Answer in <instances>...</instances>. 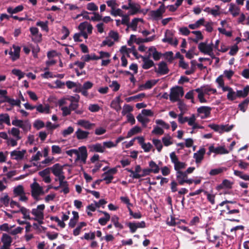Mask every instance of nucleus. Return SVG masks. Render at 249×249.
<instances>
[{"label":"nucleus","instance_id":"f257e3e1","mask_svg":"<svg viewBox=\"0 0 249 249\" xmlns=\"http://www.w3.org/2000/svg\"><path fill=\"white\" fill-rule=\"evenodd\" d=\"M217 84V87L221 89L223 92H227V98L229 101H232L236 99V92L231 87L225 85L223 76H218L215 80Z\"/></svg>","mask_w":249,"mask_h":249},{"label":"nucleus","instance_id":"f03ea898","mask_svg":"<svg viewBox=\"0 0 249 249\" xmlns=\"http://www.w3.org/2000/svg\"><path fill=\"white\" fill-rule=\"evenodd\" d=\"M195 91L198 93V99L201 103L207 102V100L204 98L205 95L209 96L212 93L215 94L216 92L215 89L212 88L208 85L196 89Z\"/></svg>","mask_w":249,"mask_h":249},{"label":"nucleus","instance_id":"7ed1b4c3","mask_svg":"<svg viewBox=\"0 0 249 249\" xmlns=\"http://www.w3.org/2000/svg\"><path fill=\"white\" fill-rule=\"evenodd\" d=\"M45 206L44 204H40L38 205L36 208L32 210L31 213L34 216L33 218L35 220L37 221L40 224L43 223L44 217V211Z\"/></svg>","mask_w":249,"mask_h":249},{"label":"nucleus","instance_id":"20e7f679","mask_svg":"<svg viewBox=\"0 0 249 249\" xmlns=\"http://www.w3.org/2000/svg\"><path fill=\"white\" fill-rule=\"evenodd\" d=\"M198 49L202 53L210 56L212 58H215V55L213 52V44L212 41L210 43L207 42L200 43L198 45Z\"/></svg>","mask_w":249,"mask_h":249},{"label":"nucleus","instance_id":"39448f33","mask_svg":"<svg viewBox=\"0 0 249 249\" xmlns=\"http://www.w3.org/2000/svg\"><path fill=\"white\" fill-rule=\"evenodd\" d=\"M31 193L33 197L36 200L39 199V196L43 195L45 192L43 187L40 186L36 180L30 185Z\"/></svg>","mask_w":249,"mask_h":249},{"label":"nucleus","instance_id":"423d86ee","mask_svg":"<svg viewBox=\"0 0 249 249\" xmlns=\"http://www.w3.org/2000/svg\"><path fill=\"white\" fill-rule=\"evenodd\" d=\"M183 94L184 91L182 88L178 86L173 87L170 89V100L172 102L178 101L183 96Z\"/></svg>","mask_w":249,"mask_h":249},{"label":"nucleus","instance_id":"0eeeda50","mask_svg":"<svg viewBox=\"0 0 249 249\" xmlns=\"http://www.w3.org/2000/svg\"><path fill=\"white\" fill-rule=\"evenodd\" d=\"M207 238L210 242L215 243V247L218 248L221 244L220 237L215 234V231L213 228H208L206 230Z\"/></svg>","mask_w":249,"mask_h":249},{"label":"nucleus","instance_id":"6e6552de","mask_svg":"<svg viewBox=\"0 0 249 249\" xmlns=\"http://www.w3.org/2000/svg\"><path fill=\"white\" fill-rule=\"evenodd\" d=\"M229 153V151L226 148L224 145L214 146V144H212L209 147L207 155H210L212 153H214L215 155H223Z\"/></svg>","mask_w":249,"mask_h":249},{"label":"nucleus","instance_id":"1a4fd4ad","mask_svg":"<svg viewBox=\"0 0 249 249\" xmlns=\"http://www.w3.org/2000/svg\"><path fill=\"white\" fill-rule=\"evenodd\" d=\"M12 125L18 127L24 131H28L31 129V124L28 121H23L18 119L16 117L12 121Z\"/></svg>","mask_w":249,"mask_h":249},{"label":"nucleus","instance_id":"9d476101","mask_svg":"<svg viewBox=\"0 0 249 249\" xmlns=\"http://www.w3.org/2000/svg\"><path fill=\"white\" fill-rule=\"evenodd\" d=\"M0 242H2V245L0 249H11L10 247L13 242L11 236L8 233H2L0 237Z\"/></svg>","mask_w":249,"mask_h":249},{"label":"nucleus","instance_id":"9b49d317","mask_svg":"<svg viewBox=\"0 0 249 249\" xmlns=\"http://www.w3.org/2000/svg\"><path fill=\"white\" fill-rule=\"evenodd\" d=\"M20 47L15 44H13L9 51L8 54L10 55V59L14 62L18 60L20 57Z\"/></svg>","mask_w":249,"mask_h":249},{"label":"nucleus","instance_id":"f8f14e48","mask_svg":"<svg viewBox=\"0 0 249 249\" xmlns=\"http://www.w3.org/2000/svg\"><path fill=\"white\" fill-rule=\"evenodd\" d=\"M165 11V6L163 4H162L158 9L151 11L150 12V16L154 20H159L162 18V15Z\"/></svg>","mask_w":249,"mask_h":249},{"label":"nucleus","instance_id":"ddd939ff","mask_svg":"<svg viewBox=\"0 0 249 249\" xmlns=\"http://www.w3.org/2000/svg\"><path fill=\"white\" fill-rule=\"evenodd\" d=\"M50 171L58 178L65 177L63 172V166L59 163L54 164L52 167L49 168Z\"/></svg>","mask_w":249,"mask_h":249},{"label":"nucleus","instance_id":"4468645a","mask_svg":"<svg viewBox=\"0 0 249 249\" xmlns=\"http://www.w3.org/2000/svg\"><path fill=\"white\" fill-rule=\"evenodd\" d=\"M87 150L85 146L80 147L77 150V154H76L75 160H80L83 163H85L86 161L87 158Z\"/></svg>","mask_w":249,"mask_h":249},{"label":"nucleus","instance_id":"2eb2a0df","mask_svg":"<svg viewBox=\"0 0 249 249\" xmlns=\"http://www.w3.org/2000/svg\"><path fill=\"white\" fill-rule=\"evenodd\" d=\"M155 72L160 75H165L168 73L169 69L167 64L163 61L160 62L158 64V68H155Z\"/></svg>","mask_w":249,"mask_h":249},{"label":"nucleus","instance_id":"dca6fc26","mask_svg":"<svg viewBox=\"0 0 249 249\" xmlns=\"http://www.w3.org/2000/svg\"><path fill=\"white\" fill-rule=\"evenodd\" d=\"M26 153L25 150H22L21 151L15 150L10 153V156L11 159L16 160H22Z\"/></svg>","mask_w":249,"mask_h":249},{"label":"nucleus","instance_id":"f3484780","mask_svg":"<svg viewBox=\"0 0 249 249\" xmlns=\"http://www.w3.org/2000/svg\"><path fill=\"white\" fill-rule=\"evenodd\" d=\"M50 169L47 168L42 171L39 172L38 175L42 178V180L46 183H49L52 179L50 178Z\"/></svg>","mask_w":249,"mask_h":249},{"label":"nucleus","instance_id":"a211bd4d","mask_svg":"<svg viewBox=\"0 0 249 249\" xmlns=\"http://www.w3.org/2000/svg\"><path fill=\"white\" fill-rule=\"evenodd\" d=\"M148 56H152L153 59L155 61L159 60L162 54L158 52L155 47H150L148 50Z\"/></svg>","mask_w":249,"mask_h":249},{"label":"nucleus","instance_id":"6ab92c4d","mask_svg":"<svg viewBox=\"0 0 249 249\" xmlns=\"http://www.w3.org/2000/svg\"><path fill=\"white\" fill-rule=\"evenodd\" d=\"M211 108L207 106H202L198 107L197 111L198 114H202L201 118L204 119L209 117L211 113Z\"/></svg>","mask_w":249,"mask_h":249},{"label":"nucleus","instance_id":"aec40b11","mask_svg":"<svg viewBox=\"0 0 249 249\" xmlns=\"http://www.w3.org/2000/svg\"><path fill=\"white\" fill-rule=\"evenodd\" d=\"M228 11L233 17H236L240 15L241 9L235 4L231 3L229 4Z\"/></svg>","mask_w":249,"mask_h":249},{"label":"nucleus","instance_id":"412c9836","mask_svg":"<svg viewBox=\"0 0 249 249\" xmlns=\"http://www.w3.org/2000/svg\"><path fill=\"white\" fill-rule=\"evenodd\" d=\"M30 31L34 37L32 40L35 42H39L41 40L42 35L39 33L38 29L36 27H32L30 28Z\"/></svg>","mask_w":249,"mask_h":249},{"label":"nucleus","instance_id":"4be33fe9","mask_svg":"<svg viewBox=\"0 0 249 249\" xmlns=\"http://www.w3.org/2000/svg\"><path fill=\"white\" fill-rule=\"evenodd\" d=\"M130 10L128 14L129 15H134L141 12V6L138 3H129Z\"/></svg>","mask_w":249,"mask_h":249},{"label":"nucleus","instance_id":"5701e85b","mask_svg":"<svg viewBox=\"0 0 249 249\" xmlns=\"http://www.w3.org/2000/svg\"><path fill=\"white\" fill-rule=\"evenodd\" d=\"M76 124L77 125L80 126L86 129H90L92 126L94 125V124H92L89 122V121L84 120V119H80L78 120Z\"/></svg>","mask_w":249,"mask_h":249},{"label":"nucleus","instance_id":"b1692460","mask_svg":"<svg viewBox=\"0 0 249 249\" xmlns=\"http://www.w3.org/2000/svg\"><path fill=\"white\" fill-rule=\"evenodd\" d=\"M205 151L204 148H201L197 152L194 153V158L195 159L196 163H199L202 161L203 159Z\"/></svg>","mask_w":249,"mask_h":249},{"label":"nucleus","instance_id":"393cba45","mask_svg":"<svg viewBox=\"0 0 249 249\" xmlns=\"http://www.w3.org/2000/svg\"><path fill=\"white\" fill-rule=\"evenodd\" d=\"M13 213H18L20 212L23 215V218L24 219H27L30 220L31 219V218L30 217V212L29 210L27 209V208L24 207H19V209H18L17 210L13 211Z\"/></svg>","mask_w":249,"mask_h":249},{"label":"nucleus","instance_id":"a878e982","mask_svg":"<svg viewBox=\"0 0 249 249\" xmlns=\"http://www.w3.org/2000/svg\"><path fill=\"white\" fill-rule=\"evenodd\" d=\"M89 134V132L83 130L81 128H78L75 133L76 138L79 140L87 139Z\"/></svg>","mask_w":249,"mask_h":249},{"label":"nucleus","instance_id":"bb28decb","mask_svg":"<svg viewBox=\"0 0 249 249\" xmlns=\"http://www.w3.org/2000/svg\"><path fill=\"white\" fill-rule=\"evenodd\" d=\"M153 60L149 59V57H142V68L144 70L150 69L154 66Z\"/></svg>","mask_w":249,"mask_h":249},{"label":"nucleus","instance_id":"cd10ccee","mask_svg":"<svg viewBox=\"0 0 249 249\" xmlns=\"http://www.w3.org/2000/svg\"><path fill=\"white\" fill-rule=\"evenodd\" d=\"M36 110L41 113L49 114L50 113V107L48 104L42 105L39 104L36 106Z\"/></svg>","mask_w":249,"mask_h":249},{"label":"nucleus","instance_id":"c85d7f7f","mask_svg":"<svg viewBox=\"0 0 249 249\" xmlns=\"http://www.w3.org/2000/svg\"><path fill=\"white\" fill-rule=\"evenodd\" d=\"M162 40L164 42H167L174 46H177L178 44V40L171 36H168L167 32H166L165 37Z\"/></svg>","mask_w":249,"mask_h":249},{"label":"nucleus","instance_id":"c756f323","mask_svg":"<svg viewBox=\"0 0 249 249\" xmlns=\"http://www.w3.org/2000/svg\"><path fill=\"white\" fill-rule=\"evenodd\" d=\"M187 177V175L184 172H178L176 173V178L179 185H182Z\"/></svg>","mask_w":249,"mask_h":249},{"label":"nucleus","instance_id":"7c9ffc66","mask_svg":"<svg viewBox=\"0 0 249 249\" xmlns=\"http://www.w3.org/2000/svg\"><path fill=\"white\" fill-rule=\"evenodd\" d=\"M4 123L8 126L11 125L10 116L7 113L0 114V125Z\"/></svg>","mask_w":249,"mask_h":249},{"label":"nucleus","instance_id":"2f4dec72","mask_svg":"<svg viewBox=\"0 0 249 249\" xmlns=\"http://www.w3.org/2000/svg\"><path fill=\"white\" fill-rule=\"evenodd\" d=\"M122 102L121 100L120 96L116 97L112 101L111 103V107L113 108H114L117 111L119 110L121 107L120 106V103Z\"/></svg>","mask_w":249,"mask_h":249},{"label":"nucleus","instance_id":"473e14b6","mask_svg":"<svg viewBox=\"0 0 249 249\" xmlns=\"http://www.w3.org/2000/svg\"><path fill=\"white\" fill-rule=\"evenodd\" d=\"M205 23V19L201 18L196 21L194 23L190 24L189 28L192 30H195L199 28L201 26L203 25Z\"/></svg>","mask_w":249,"mask_h":249},{"label":"nucleus","instance_id":"72a5a7b5","mask_svg":"<svg viewBox=\"0 0 249 249\" xmlns=\"http://www.w3.org/2000/svg\"><path fill=\"white\" fill-rule=\"evenodd\" d=\"M24 7L22 5H19L13 8L12 7H9L7 9V12L11 15L17 14L23 10Z\"/></svg>","mask_w":249,"mask_h":249},{"label":"nucleus","instance_id":"f704fd0d","mask_svg":"<svg viewBox=\"0 0 249 249\" xmlns=\"http://www.w3.org/2000/svg\"><path fill=\"white\" fill-rule=\"evenodd\" d=\"M149 169L151 173L157 174L160 170L159 166L154 161L151 160L148 163Z\"/></svg>","mask_w":249,"mask_h":249},{"label":"nucleus","instance_id":"c9c22d12","mask_svg":"<svg viewBox=\"0 0 249 249\" xmlns=\"http://www.w3.org/2000/svg\"><path fill=\"white\" fill-rule=\"evenodd\" d=\"M8 133L13 136V138L20 140L21 137L20 136V130L17 127H12L11 129H9Z\"/></svg>","mask_w":249,"mask_h":249},{"label":"nucleus","instance_id":"e433bc0d","mask_svg":"<svg viewBox=\"0 0 249 249\" xmlns=\"http://www.w3.org/2000/svg\"><path fill=\"white\" fill-rule=\"evenodd\" d=\"M101 213H103L105 216L104 217H101L99 219L98 222L99 223L102 225H105L107 222L110 220V216L109 213L105 211H100Z\"/></svg>","mask_w":249,"mask_h":249},{"label":"nucleus","instance_id":"4c0bfd02","mask_svg":"<svg viewBox=\"0 0 249 249\" xmlns=\"http://www.w3.org/2000/svg\"><path fill=\"white\" fill-rule=\"evenodd\" d=\"M145 95L143 93H142L133 96L129 97L126 98L125 100L126 102H131L132 101L137 102L139 101L140 100L143 98L145 97Z\"/></svg>","mask_w":249,"mask_h":249},{"label":"nucleus","instance_id":"58836bf2","mask_svg":"<svg viewBox=\"0 0 249 249\" xmlns=\"http://www.w3.org/2000/svg\"><path fill=\"white\" fill-rule=\"evenodd\" d=\"M42 156V154L40 151H37L36 154L32 156L30 161L34 166H37L38 165L37 161L40 160Z\"/></svg>","mask_w":249,"mask_h":249},{"label":"nucleus","instance_id":"ea45409f","mask_svg":"<svg viewBox=\"0 0 249 249\" xmlns=\"http://www.w3.org/2000/svg\"><path fill=\"white\" fill-rule=\"evenodd\" d=\"M249 92V86H246L242 90H238L236 92L237 97H245Z\"/></svg>","mask_w":249,"mask_h":249},{"label":"nucleus","instance_id":"a19ab883","mask_svg":"<svg viewBox=\"0 0 249 249\" xmlns=\"http://www.w3.org/2000/svg\"><path fill=\"white\" fill-rule=\"evenodd\" d=\"M54 53L53 52H49L47 53V57L48 58V60L46 62V65L48 67H50L54 65L56 63V60L52 58Z\"/></svg>","mask_w":249,"mask_h":249},{"label":"nucleus","instance_id":"79ce46f5","mask_svg":"<svg viewBox=\"0 0 249 249\" xmlns=\"http://www.w3.org/2000/svg\"><path fill=\"white\" fill-rule=\"evenodd\" d=\"M156 84V81L155 80H148L146 83L140 86V90H143L145 89H150L153 86Z\"/></svg>","mask_w":249,"mask_h":249},{"label":"nucleus","instance_id":"37998d69","mask_svg":"<svg viewBox=\"0 0 249 249\" xmlns=\"http://www.w3.org/2000/svg\"><path fill=\"white\" fill-rule=\"evenodd\" d=\"M91 149L92 151L99 152V153H103L105 151L104 146L101 143H96L91 146Z\"/></svg>","mask_w":249,"mask_h":249},{"label":"nucleus","instance_id":"c03bdc74","mask_svg":"<svg viewBox=\"0 0 249 249\" xmlns=\"http://www.w3.org/2000/svg\"><path fill=\"white\" fill-rule=\"evenodd\" d=\"M142 20L139 18H135L132 21L129 23L128 28L132 29L133 31H136L137 29V26L139 21H142Z\"/></svg>","mask_w":249,"mask_h":249},{"label":"nucleus","instance_id":"a18cd8bd","mask_svg":"<svg viewBox=\"0 0 249 249\" xmlns=\"http://www.w3.org/2000/svg\"><path fill=\"white\" fill-rule=\"evenodd\" d=\"M72 213L73 214V217L72 218L70 219L69 223V227L71 228H73L75 226L79 217L77 212L73 211L72 212Z\"/></svg>","mask_w":249,"mask_h":249},{"label":"nucleus","instance_id":"49530a36","mask_svg":"<svg viewBox=\"0 0 249 249\" xmlns=\"http://www.w3.org/2000/svg\"><path fill=\"white\" fill-rule=\"evenodd\" d=\"M142 129L140 127L138 126H135L134 127L132 128L127 133V135L126 138H129L132 136L136 134L141 132Z\"/></svg>","mask_w":249,"mask_h":249},{"label":"nucleus","instance_id":"de8ad7c7","mask_svg":"<svg viewBox=\"0 0 249 249\" xmlns=\"http://www.w3.org/2000/svg\"><path fill=\"white\" fill-rule=\"evenodd\" d=\"M174 165V169L176 171V173L178 172H182L181 170L184 169L186 167V164L185 162L178 161Z\"/></svg>","mask_w":249,"mask_h":249},{"label":"nucleus","instance_id":"09e8293b","mask_svg":"<svg viewBox=\"0 0 249 249\" xmlns=\"http://www.w3.org/2000/svg\"><path fill=\"white\" fill-rule=\"evenodd\" d=\"M162 142L165 146H168L173 144L172 138L169 135L163 137L162 138Z\"/></svg>","mask_w":249,"mask_h":249},{"label":"nucleus","instance_id":"8fccbe9b","mask_svg":"<svg viewBox=\"0 0 249 249\" xmlns=\"http://www.w3.org/2000/svg\"><path fill=\"white\" fill-rule=\"evenodd\" d=\"M196 35V38L193 39V42L197 43L199 40H201L203 38V36L200 31H194L191 32Z\"/></svg>","mask_w":249,"mask_h":249},{"label":"nucleus","instance_id":"3c124183","mask_svg":"<svg viewBox=\"0 0 249 249\" xmlns=\"http://www.w3.org/2000/svg\"><path fill=\"white\" fill-rule=\"evenodd\" d=\"M33 126L37 130H39L45 126V124L42 121L37 119L34 121Z\"/></svg>","mask_w":249,"mask_h":249},{"label":"nucleus","instance_id":"603ef678","mask_svg":"<svg viewBox=\"0 0 249 249\" xmlns=\"http://www.w3.org/2000/svg\"><path fill=\"white\" fill-rule=\"evenodd\" d=\"M102 177L103 178L102 180L106 181L107 184L110 183L114 178L113 176H112L107 172H105L103 174Z\"/></svg>","mask_w":249,"mask_h":249},{"label":"nucleus","instance_id":"864d4df0","mask_svg":"<svg viewBox=\"0 0 249 249\" xmlns=\"http://www.w3.org/2000/svg\"><path fill=\"white\" fill-rule=\"evenodd\" d=\"M111 222L113 223L116 228L122 229L123 226L119 222V217L116 215H113L111 217Z\"/></svg>","mask_w":249,"mask_h":249},{"label":"nucleus","instance_id":"5fc2aeb1","mask_svg":"<svg viewBox=\"0 0 249 249\" xmlns=\"http://www.w3.org/2000/svg\"><path fill=\"white\" fill-rule=\"evenodd\" d=\"M152 142L155 146L156 147L157 150L159 152H160L162 148V144L160 140L156 139H153Z\"/></svg>","mask_w":249,"mask_h":249},{"label":"nucleus","instance_id":"6e6d98bb","mask_svg":"<svg viewBox=\"0 0 249 249\" xmlns=\"http://www.w3.org/2000/svg\"><path fill=\"white\" fill-rule=\"evenodd\" d=\"M86 225V223L82 222H81L77 227L73 230V234L74 236L78 235L81 231V229Z\"/></svg>","mask_w":249,"mask_h":249},{"label":"nucleus","instance_id":"4d7b16f0","mask_svg":"<svg viewBox=\"0 0 249 249\" xmlns=\"http://www.w3.org/2000/svg\"><path fill=\"white\" fill-rule=\"evenodd\" d=\"M14 225L10 226L8 223H4L0 225V231H6L9 233L10 231V229L14 228Z\"/></svg>","mask_w":249,"mask_h":249},{"label":"nucleus","instance_id":"13d9d810","mask_svg":"<svg viewBox=\"0 0 249 249\" xmlns=\"http://www.w3.org/2000/svg\"><path fill=\"white\" fill-rule=\"evenodd\" d=\"M23 228L20 227H18L15 229H10L9 234L11 235H16L17 234L20 233L23 231Z\"/></svg>","mask_w":249,"mask_h":249},{"label":"nucleus","instance_id":"bf43d9fd","mask_svg":"<svg viewBox=\"0 0 249 249\" xmlns=\"http://www.w3.org/2000/svg\"><path fill=\"white\" fill-rule=\"evenodd\" d=\"M225 169H226L224 167H220L216 169H213L210 171L209 174L211 176L217 175L222 173L224 170H225Z\"/></svg>","mask_w":249,"mask_h":249},{"label":"nucleus","instance_id":"052dcab7","mask_svg":"<svg viewBox=\"0 0 249 249\" xmlns=\"http://www.w3.org/2000/svg\"><path fill=\"white\" fill-rule=\"evenodd\" d=\"M19 140V139H17L15 138H8L7 140V144L8 145L15 147L18 144V141Z\"/></svg>","mask_w":249,"mask_h":249},{"label":"nucleus","instance_id":"680f3d73","mask_svg":"<svg viewBox=\"0 0 249 249\" xmlns=\"http://www.w3.org/2000/svg\"><path fill=\"white\" fill-rule=\"evenodd\" d=\"M182 3V0H177L174 5H171L169 6V11L171 12L175 11L177 8L181 5Z\"/></svg>","mask_w":249,"mask_h":249},{"label":"nucleus","instance_id":"e2e57ef3","mask_svg":"<svg viewBox=\"0 0 249 249\" xmlns=\"http://www.w3.org/2000/svg\"><path fill=\"white\" fill-rule=\"evenodd\" d=\"M110 14L116 17L117 16H122L124 14L122 9L115 8L113 10H110Z\"/></svg>","mask_w":249,"mask_h":249},{"label":"nucleus","instance_id":"0e129e2a","mask_svg":"<svg viewBox=\"0 0 249 249\" xmlns=\"http://www.w3.org/2000/svg\"><path fill=\"white\" fill-rule=\"evenodd\" d=\"M0 202L3 204L5 206H8L9 204L10 198L7 194L4 195L0 199Z\"/></svg>","mask_w":249,"mask_h":249},{"label":"nucleus","instance_id":"69168bd1","mask_svg":"<svg viewBox=\"0 0 249 249\" xmlns=\"http://www.w3.org/2000/svg\"><path fill=\"white\" fill-rule=\"evenodd\" d=\"M220 6L218 5H215L213 8L211 9V14L214 17L220 15L221 12L220 11Z\"/></svg>","mask_w":249,"mask_h":249},{"label":"nucleus","instance_id":"338daca9","mask_svg":"<svg viewBox=\"0 0 249 249\" xmlns=\"http://www.w3.org/2000/svg\"><path fill=\"white\" fill-rule=\"evenodd\" d=\"M133 108L131 106L129 105H124L123 108V110L122 111V114L123 115H127L130 112L132 111Z\"/></svg>","mask_w":249,"mask_h":249},{"label":"nucleus","instance_id":"774afa93","mask_svg":"<svg viewBox=\"0 0 249 249\" xmlns=\"http://www.w3.org/2000/svg\"><path fill=\"white\" fill-rule=\"evenodd\" d=\"M14 193L16 196H18L24 193L23 187L21 185H18L14 189Z\"/></svg>","mask_w":249,"mask_h":249}]
</instances>
